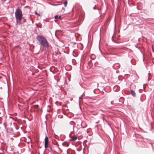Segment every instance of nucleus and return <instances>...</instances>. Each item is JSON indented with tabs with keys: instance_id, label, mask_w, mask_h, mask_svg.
<instances>
[{
	"instance_id": "obj_1",
	"label": "nucleus",
	"mask_w": 154,
	"mask_h": 154,
	"mask_svg": "<svg viewBox=\"0 0 154 154\" xmlns=\"http://www.w3.org/2000/svg\"><path fill=\"white\" fill-rule=\"evenodd\" d=\"M36 38L39 42L40 44L43 47L48 48L49 46L48 42L44 36L38 35L36 36Z\"/></svg>"
},
{
	"instance_id": "obj_2",
	"label": "nucleus",
	"mask_w": 154,
	"mask_h": 154,
	"mask_svg": "<svg viewBox=\"0 0 154 154\" xmlns=\"http://www.w3.org/2000/svg\"><path fill=\"white\" fill-rule=\"evenodd\" d=\"M15 16L17 23L20 24L21 23V21L22 19L23 14L21 11L19 9L16 10Z\"/></svg>"
},
{
	"instance_id": "obj_3",
	"label": "nucleus",
	"mask_w": 154,
	"mask_h": 154,
	"mask_svg": "<svg viewBox=\"0 0 154 154\" xmlns=\"http://www.w3.org/2000/svg\"><path fill=\"white\" fill-rule=\"evenodd\" d=\"M131 94L134 97H135L136 96V94L135 92L133 91L132 90H131Z\"/></svg>"
},
{
	"instance_id": "obj_4",
	"label": "nucleus",
	"mask_w": 154,
	"mask_h": 154,
	"mask_svg": "<svg viewBox=\"0 0 154 154\" xmlns=\"http://www.w3.org/2000/svg\"><path fill=\"white\" fill-rule=\"evenodd\" d=\"M48 138L46 136L45 137V143H46H46H48Z\"/></svg>"
},
{
	"instance_id": "obj_5",
	"label": "nucleus",
	"mask_w": 154,
	"mask_h": 154,
	"mask_svg": "<svg viewBox=\"0 0 154 154\" xmlns=\"http://www.w3.org/2000/svg\"><path fill=\"white\" fill-rule=\"evenodd\" d=\"M62 144L63 146L66 147H67L69 146V144L67 143L63 142L62 143Z\"/></svg>"
},
{
	"instance_id": "obj_6",
	"label": "nucleus",
	"mask_w": 154,
	"mask_h": 154,
	"mask_svg": "<svg viewBox=\"0 0 154 154\" xmlns=\"http://www.w3.org/2000/svg\"><path fill=\"white\" fill-rule=\"evenodd\" d=\"M77 139V137L75 136H74L72 137V140L73 141Z\"/></svg>"
},
{
	"instance_id": "obj_7",
	"label": "nucleus",
	"mask_w": 154,
	"mask_h": 154,
	"mask_svg": "<svg viewBox=\"0 0 154 154\" xmlns=\"http://www.w3.org/2000/svg\"><path fill=\"white\" fill-rule=\"evenodd\" d=\"M67 4V1H65L64 3V5L65 7H66Z\"/></svg>"
},
{
	"instance_id": "obj_8",
	"label": "nucleus",
	"mask_w": 154,
	"mask_h": 154,
	"mask_svg": "<svg viewBox=\"0 0 154 154\" xmlns=\"http://www.w3.org/2000/svg\"><path fill=\"white\" fill-rule=\"evenodd\" d=\"M51 5L53 6H57V5H60V4H51Z\"/></svg>"
},
{
	"instance_id": "obj_9",
	"label": "nucleus",
	"mask_w": 154,
	"mask_h": 154,
	"mask_svg": "<svg viewBox=\"0 0 154 154\" xmlns=\"http://www.w3.org/2000/svg\"><path fill=\"white\" fill-rule=\"evenodd\" d=\"M48 143H46H46H45V148H47L48 147Z\"/></svg>"
},
{
	"instance_id": "obj_10",
	"label": "nucleus",
	"mask_w": 154,
	"mask_h": 154,
	"mask_svg": "<svg viewBox=\"0 0 154 154\" xmlns=\"http://www.w3.org/2000/svg\"><path fill=\"white\" fill-rule=\"evenodd\" d=\"M58 18V15H56L55 17V19H57Z\"/></svg>"
},
{
	"instance_id": "obj_11",
	"label": "nucleus",
	"mask_w": 154,
	"mask_h": 154,
	"mask_svg": "<svg viewBox=\"0 0 154 154\" xmlns=\"http://www.w3.org/2000/svg\"><path fill=\"white\" fill-rule=\"evenodd\" d=\"M35 14H36L38 15V16H40V14H38V13L37 12V11H35Z\"/></svg>"
},
{
	"instance_id": "obj_12",
	"label": "nucleus",
	"mask_w": 154,
	"mask_h": 154,
	"mask_svg": "<svg viewBox=\"0 0 154 154\" xmlns=\"http://www.w3.org/2000/svg\"><path fill=\"white\" fill-rule=\"evenodd\" d=\"M113 101H111V105H113Z\"/></svg>"
},
{
	"instance_id": "obj_13",
	"label": "nucleus",
	"mask_w": 154,
	"mask_h": 154,
	"mask_svg": "<svg viewBox=\"0 0 154 154\" xmlns=\"http://www.w3.org/2000/svg\"><path fill=\"white\" fill-rule=\"evenodd\" d=\"M150 80V79H149V78H148V81H149V80Z\"/></svg>"
},
{
	"instance_id": "obj_14",
	"label": "nucleus",
	"mask_w": 154,
	"mask_h": 154,
	"mask_svg": "<svg viewBox=\"0 0 154 154\" xmlns=\"http://www.w3.org/2000/svg\"><path fill=\"white\" fill-rule=\"evenodd\" d=\"M57 145L58 146H59V145L58 143L57 144Z\"/></svg>"
},
{
	"instance_id": "obj_15",
	"label": "nucleus",
	"mask_w": 154,
	"mask_h": 154,
	"mask_svg": "<svg viewBox=\"0 0 154 154\" xmlns=\"http://www.w3.org/2000/svg\"><path fill=\"white\" fill-rule=\"evenodd\" d=\"M93 9H95V7H94L93 8Z\"/></svg>"
},
{
	"instance_id": "obj_16",
	"label": "nucleus",
	"mask_w": 154,
	"mask_h": 154,
	"mask_svg": "<svg viewBox=\"0 0 154 154\" xmlns=\"http://www.w3.org/2000/svg\"><path fill=\"white\" fill-rule=\"evenodd\" d=\"M60 17H61L60 16H59V18H60Z\"/></svg>"
},
{
	"instance_id": "obj_17",
	"label": "nucleus",
	"mask_w": 154,
	"mask_h": 154,
	"mask_svg": "<svg viewBox=\"0 0 154 154\" xmlns=\"http://www.w3.org/2000/svg\"><path fill=\"white\" fill-rule=\"evenodd\" d=\"M74 45H76V43H74Z\"/></svg>"
},
{
	"instance_id": "obj_18",
	"label": "nucleus",
	"mask_w": 154,
	"mask_h": 154,
	"mask_svg": "<svg viewBox=\"0 0 154 154\" xmlns=\"http://www.w3.org/2000/svg\"><path fill=\"white\" fill-rule=\"evenodd\" d=\"M150 74V73H149L148 74H149V75Z\"/></svg>"
},
{
	"instance_id": "obj_19",
	"label": "nucleus",
	"mask_w": 154,
	"mask_h": 154,
	"mask_svg": "<svg viewBox=\"0 0 154 154\" xmlns=\"http://www.w3.org/2000/svg\"><path fill=\"white\" fill-rule=\"evenodd\" d=\"M55 35H56V32H55Z\"/></svg>"
}]
</instances>
